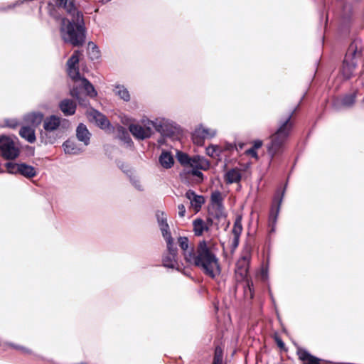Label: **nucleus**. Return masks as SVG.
<instances>
[{"instance_id":"f257e3e1","label":"nucleus","mask_w":364,"mask_h":364,"mask_svg":"<svg viewBox=\"0 0 364 364\" xmlns=\"http://www.w3.org/2000/svg\"><path fill=\"white\" fill-rule=\"evenodd\" d=\"M178 242L184 251V258L189 264L200 268L205 274L212 278L220 275L221 268L219 260L206 242H200L196 250L188 249L187 237H180Z\"/></svg>"},{"instance_id":"f03ea898","label":"nucleus","mask_w":364,"mask_h":364,"mask_svg":"<svg viewBox=\"0 0 364 364\" xmlns=\"http://www.w3.org/2000/svg\"><path fill=\"white\" fill-rule=\"evenodd\" d=\"M71 18L62 19L60 27V36L65 42L73 46L82 45L85 41V31L82 26V16L78 11L75 16L70 15Z\"/></svg>"},{"instance_id":"7ed1b4c3","label":"nucleus","mask_w":364,"mask_h":364,"mask_svg":"<svg viewBox=\"0 0 364 364\" xmlns=\"http://www.w3.org/2000/svg\"><path fill=\"white\" fill-rule=\"evenodd\" d=\"M122 122L129 126L132 134L138 139H144L151 136L153 133L154 124L149 119H142L140 122L134 123L132 119L124 117Z\"/></svg>"},{"instance_id":"20e7f679","label":"nucleus","mask_w":364,"mask_h":364,"mask_svg":"<svg viewBox=\"0 0 364 364\" xmlns=\"http://www.w3.org/2000/svg\"><path fill=\"white\" fill-rule=\"evenodd\" d=\"M43 127L46 133L64 132L70 128V123L66 119L52 114L43 119Z\"/></svg>"},{"instance_id":"39448f33","label":"nucleus","mask_w":364,"mask_h":364,"mask_svg":"<svg viewBox=\"0 0 364 364\" xmlns=\"http://www.w3.org/2000/svg\"><path fill=\"white\" fill-rule=\"evenodd\" d=\"M0 151L8 159H14L19 155L20 149L17 139L7 136H0Z\"/></svg>"},{"instance_id":"423d86ee","label":"nucleus","mask_w":364,"mask_h":364,"mask_svg":"<svg viewBox=\"0 0 364 364\" xmlns=\"http://www.w3.org/2000/svg\"><path fill=\"white\" fill-rule=\"evenodd\" d=\"M289 129L290 125L289 121L287 120L272 136V143L268 147V151L272 156L278 152L280 147L285 141L289 133Z\"/></svg>"},{"instance_id":"0eeeda50","label":"nucleus","mask_w":364,"mask_h":364,"mask_svg":"<svg viewBox=\"0 0 364 364\" xmlns=\"http://www.w3.org/2000/svg\"><path fill=\"white\" fill-rule=\"evenodd\" d=\"M360 61V53L356 52L353 46H351L346 55L342 73L346 78H349L355 71L358 62Z\"/></svg>"},{"instance_id":"6e6552de","label":"nucleus","mask_w":364,"mask_h":364,"mask_svg":"<svg viewBox=\"0 0 364 364\" xmlns=\"http://www.w3.org/2000/svg\"><path fill=\"white\" fill-rule=\"evenodd\" d=\"M250 257L251 248L249 246H246L242 251L240 258L236 263L235 277L238 281H243L247 278Z\"/></svg>"},{"instance_id":"1a4fd4ad","label":"nucleus","mask_w":364,"mask_h":364,"mask_svg":"<svg viewBox=\"0 0 364 364\" xmlns=\"http://www.w3.org/2000/svg\"><path fill=\"white\" fill-rule=\"evenodd\" d=\"M83 90L87 95L95 97L97 95L94 87L85 78H79L76 80V85H73V88L70 91L73 97H76L80 100V95L81 91Z\"/></svg>"},{"instance_id":"9d476101","label":"nucleus","mask_w":364,"mask_h":364,"mask_svg":"<svg viewBox=\"0 0 364 364\" xmlns=\"http://www.w3.org/2000/svg\"><path fill=\"white\" fill-rule=\"evenodd\" d=\"M216 134L215 130L198 126L194 131L192 139L195 144L202 146L204 140L213 137Z\"/></svg>"},{"instance_id":"9b49d317","label":"nucleus","mask_w":364,"mask_h":364,"mask_svg":"<svg viewBox=\"0 0 364 364\" xmlns=\"http://www.w3.org/2000/svg\"><path fill=\"white\" fill-rule=\"evenodd\" d=\"M87 117L89 120L95 123L97 126L103 129H108L109 127V122L105 115L95 109H90L87 112Z\"/></svg>"},{"instance_id":"f8f14e48","label":"nucleus","mask_w":364,"mask_h":364,"mask_svg":"<svg viewBox=\"0 0 364 364\" xmlns=\"http://www.w3.org/2000/svg\"><path fill=\"white\" fill-rule=\"evenodd\" d=\"M242 178V169L232 168L226 170L224 174V181L227 184L238 183Z\"/></svg>"},{"instance_id":"ddd939ff","label":"nucleus","mask_w":364,"mask_h":364,"mask_svg":"<svg viewBox=\"0 0 364 364\" xmlns=\"http://www.w3.org/2000/svg\"><path fill=\"white\" fill-rule=\"evenodd\" d=\"M168 252L163 258V264L166 267L176 268L178 266L176 261V250L172 248V244L167 245Z\"/></svg>"},{"instance_id":"4468645a","label":"nucleus","mask_w":364,"mask_h":364,"mask_svg":"<svg viewBox=\"0 0 364 364\" xmlns=\"http://www.w3.org/2000/svg\"><path fill=\"white\" fill-rule=\"evenodd\" d=\"M186 197L190 200L191 208L195 213H198L204 203L205 200L202 196L196 195L193 191H188L186 193Z\"/></svg>"},{"instance_id":"2eb2a0df","label":"nucleus","mask_w":364,"mask_h":364,"mask_svg":"<svg viewBox=\"0 0 364 364\" xmlns=\"http://www.w3.org/2000/svg\"><path fill=\"white\" fill-rule=\"evenodd\" d=\"M23 122L36 127L43 122V114L41 112H31L23 117Z\"/></svg>"},{"instance_id":"dca6fc26","label":"nucleus","mask_w":364,"mask_h":364,"mask_svg":"<svg viewBox=\"0 0 364 364\" xmlns=\"http://www.w3.org/2000/svg\"><path fill=\"white\" fill-rule=\"evenodd\" d=\"M19 135L29 143H33L36 139L35 127H30L26 124L21 127Z\"/></svg>"},{"instance_id":"f3484780","label":"nucleus","mask_w":364,"mask_h":364,"mask_svg":"<svg viewBox=\"0 0 364 364\" xmlns=\"http://www.w3.org/2000/svg\"><path fill=\"white\" fill-rule=\"evenodd\" d=\"M112 91L115 96L125 102H129L131 99L129 90L123 85L119 83L114 85Z\"/></svg>"},{"instance_id":"a211bd4d","label":"nucleus","mask_w":364,"mask_h":364,"mask_svg":"<svg viewBox=\"0 0 364 364\" xmlns=\"http://www.w3.org/2000/svg\"><path fill=\"white\" fill-rule=\"evenodd\" d=\"M59 108L65 116L75 114L76 109L75 103L70 100H63L59 103Z\"/></svg>"},{"instance_id":"6ab92c4d","label":"nucleus","mask_w":364,"mask_h":364,"mask_svg":"<svg viewBox=\"0 0 364 364\" xmlns=\"http://www.w3.org/2000/svg\"><path fill=\"white\" fill-rule=\"evenodd\" d=\"M189 167L193 169L207 170L210 167V164L203 157L196 156L192 158V161Z\"/></svg>"},{"instance_id":"aec40b11","label":"nucleus","mask_w":364,"mask_h":364,"mask_svg":"<svg viewBox=\"0 0 364 364\" xmlns=\"http://www.w3.org/2000/svg\"><path fill=\"white\" fill-rule=\"evenodd\" d=\"M77 139L84 143L85 145H87L90 141V134L87 127L80 124L76 130Z\"/></svg>"},{"instance_id":"412c9836","label":"nucleus","mask_w":364,"mask_h":364,"mask_svg":"<svg viewBox=\"0 0 364 364\" xmlns=\"http://www.w3.org/2000/svg\"><path fill=\"white\" fill-rule=\"evenodd\" d=\"M63 147L67 154L75 155L81 152L82 149L73 141L68 140L63 143Z\"/></svg>"},{"instance_id":"4be33fe9","label":"nucleus","mask_w":364,"mask_h":364,"mask_svg":"<svg viewBox=\"0 0 364 364\" xmlns=\"http://www.w3.org/2000/svg\"><path fill=\"white\" fill-rule=\"evenodd\" d=\"M57 4L59 6L65 9L69 15L75 16V12H78L73 1L57 0Z\"/></svg>"},{"instance_id":"5701e85b","label":"nucleus","mask_w":364,"mask_h":364,"mask_svg":"<svg viewBox=\"0 0 364 364\" xmlns=\"http://www.w3.org/2000/svg\"><path fill=\"white\" fill-rule=\"evenodd\" d=\"M193 232L196 235L200 236L208 230L205 223L201 219H196L193 222Z\"/></svg>"},{"instance_id":"b1692460","label":"nucleus","mask_w":364,"mask_h":364,"mask_svg":"<svg viewBox=\"0 0 364 364\" xmlns=\"http://www.w3.org/2000/svg\"><path fill=\"white\" fill-rule=\"evenodd\" d=\"M161 165L165 168H169L173 164V159L168 152H163L159 158Z\"/></svg>"},{"instance_id":"393cba45","label":"nucleus","mask_w":364,"mask_h":364,"mask_svg":"<svg viewBox=\"0 0 364 364\" xmlns=\"http://www.w3.org/2000/svg\"><path fill=\"white\" fill-rule=\"evenodd\" d=\"M242 230V227L241 224V219L237 218L234 224L232 232L234 235V243L235 246H237L239 242V238L241 235Z\"/></svg>"},{"instance_id":"a878e982","label":"nucleus","mask_w":364,"mask_h":364,"mask_svg":"<svg viewBox=\"0 0 364 364\" xmlns=\"http://www.w3.org/2000/svg\"><path fill=\"white\" fill-rule=\"evenodd\" d=\"M25 177L32 178L36 175V169L31 166L24 164H20V173Z\"/></svg>"},{"instance_id":"bb28decb","label":"nucleus","mask_w":364,"mask_h":364,"mask_svg":"<svg viewBox=\"0 0 364 364\" xmlns=\"http://www.w3.org/2000/svg\"><path fill=\"white\" fill-rule=\"evenodd\" d=\"M87 48L90 58L92 60H97L100 57V50L95 43L93 42H89Z\"/></svg>"},{"instance_id":"cd10ccee","label":"nucleus","mask_w":364,"mask_h":364,"mask_svg":"<svg viewBox=\"0 0 364 364\" xmlns=\"http://www.w3.org/2000/svg\"><path fill=\"white\" fill-rule=\"evenodd\" d=\"M160 230L161 231L162 235L166 240L167 242V245H171L172 244V238L171 237V233L169 232V227L168 223H163L159 225Z\"/></svg>"},{"instance_id":"c85d7f7f","label":"nucleus","mask_w":364,"mask_h":364,"mask_svg":"<svg viewBox=\"0 0 364 364\" xmlns=\"http://www.w3.org/2000/svg\"><path fill=\"white\" fill-rule=\"evenodd\" d=\"M176 157L178 161L183 166H190V164L192 161V158H190L186 154L178 151L176 154Z\"/></svg>"},{"instance_id":"c756f323","label":"nucleus","mask_w":364,"mask_h":364,"mask_svg":"<svg viewBox=\"0 0 364 364\" xmlns=\"http://www.w3.org/2000/svg\"><path fill=\"white\" fill-rule=\"evenodd\" d=\"M68 73L69 76L73 80L74 85H76V80L81 78L79 75L78 67H68Z\"/></svg>"},{"instance_id":"7c9ffc66","label":"nucleus","mask_w":364,"mask_h":364,"mask_svg":"<svg viewBox=\"0 0 364 364\" xmlns=\"http://www.w3.org/2000/svg\"><path fill=\"white\" fill-rule=\"evenodd\" d=\"M80 53L78 51H75L73 55L68 60V67H75L77 66Z\"/></svg>"},{"instance_id":"2f4dec72","label":"nucleus","mask_w":364,"mask_h":364,"mask_svg":"<svg viewBox=\"0 0 364 364\" xmlns=\"http://www.w3.org/2000/svg\"><path fill=\"white\" fill-rule=\"evenodd\" d=\"M6 170L9 173L16 174L20 173V164L9 162L6 164Z\"/></svg>"},{"instance_id":"473e14b6","label":"nucleus","mask_w":364,"mask_h":364,"mask_svg":"<svg viewBox=\"0 0 364 364\" xmlns=\"http://www.w3.org/2000/svg\"><path fill=\"white\" fill-rule=\"evenodd\" d=\"M211 201L213 204L218 205V207H220L223 201V196L220 192H213L211 195Z\"/></svg>"},{"instance_id":"72a5a7b5","label":"nucleus","mask_w":364,"mask_h":364,"mask_svg":"<svg viewBox=\"0 0 364 364\" xmlns=\"http://www.w3.org/2000/svg\"><path fill=\"white\" fill-rule=\"evenodd\" d=\"M220 149L217 146L211 145L206 149V154L211 156L215 157L218 155Z\"/></svg>"},{"instance_id":"f704fd0d","label":"nucleus","mask_w":364,"mask_h":364,"mask_svg":"<svg viewBox=\"0 0 364 364\" xmlns=\"http://www.w3.org/2000/svg\"><path fill=\"white\" fill-rule=\"evenodd\" d=\"M213 364H223V354L220 348L215 349Z\"/></svg>"},{"instance_id":"c9c22d12","label":"nucleus","mask_w":364,"mask_h":364,"mask_svg":"<svg viewBox=\"0 0 364 364\" xmlns=\"http://www.w3.org/2000/svg\"><path fill=\"white\" fill-rule=\"evenodd\" d=\"M156 219L159 225H161L163 223H167V218L166 214L161 210H158L156 213Z\"/></svg>"},{"instance_id":"e433bc0d","label":"nucleus","mask_w":364,"mask_h":364,"mask_svg":"<svg viewBox=\"0 0 364 364\" xmlns=\"http://www.w3.org/2000/svg\"><path fill=\"white\" fill-rule=\"evenodd\" d=\"M354 100L355 95L350 94V95H348L343 99V105L345 106H350L353 104Z\"/></svg>"},{"instance_id":"4c0bfd02","label":"nucleus","mask_w":364,"mask_h":364,"mask_svg":"<svg viewBox=\"0 0 364 364\" xmlns=\"http://www.w3.org/2000/svg\"><path fill=\"white\" fill-rule=\"evenodd\" d=\"M299 358L304 361H309L313 356L311 355L308 352L304 350H300L299 351Z\"/></svg>"},{"instance_id":"58836bf2","label":"nucleus","mask_w":364,"mask_h":364,"mask_svg":"<svg viewBox=\"0 0 364 364\" xmlns=\"http://www.w3.org/2000/svg\"><path fill=\"white\" fill-rule=\"evenodd\" d=\"M18 125V122L15 119H8L5 120V126L10 128H16Z\"/></svg>"},{"instance_id":"ea45409f","label":"nucleus","mask_w":364,"mask_h":364,"mask_svg":"<svg viewBox=\"0 0 364 364\" xmlns=\"http://www.w3.org/2000/svg\"><path fill=\"white\" fill-rule=\"evenodd\" d=\"M245 154L248 156H251L255 159H258L257 151L253 147H251L249 149L246 150Z\"/></svg>"},{"instance_id":"a19ab883","label":"nucleus","mask_w":364,"mask_h":364,"mask_svg":"<svg viewBox=\"0 0 364 364\" xmlns=\"http://www.w3.org/2000/svg\"><path fill=\"white\" fill-rule=\"evenodd\" d=\"M178 214L179 217L183 218L186 214V208L183 204L178 205Z\"/></svg>"},{"instance_id":"79ce46f5","label":"nucleus","mask_w":364,"mask_h":364,"mask_svg":"<svg viewBox=\"0 0 364 364\" xmlns=\"http://www.w3.org/2000/svg\"><path fill=\"white\" fill-rule=\"evenodd\" d=\"M262 146V141L261 140H255L252 142V146L257 151L260 149Z\"/></svg>"},{"instance_id":"37998d69","label":"nucleus","mask_w":364,"mask_h":364,"mask_svg":"<svg viewBox=\"0 0 364 364\" xmlns=\"http://www.w3.org/2000/svg\"><path fill=\"white\" fill-rule=\"evenodd\" d=\"M199 170L200 169H193L192 173L198 177L202 178L203 173Z\"/></svg>"},{"instance_id":"c03bdc74","label":"nucleus","mask_w":364,"mask_h":364,"mask_svg":"<svg viewBox=\"0 0 364 364\" xmlns=\"http://www.w3.org/2000/svg\"><path fill=\"white\" fill-rule=\"evenodd\" d=\"M136 187L139 190H143L144 189V186L141 183H140L139 182L138 183V184H136Z\"/></svg>"},{"instance_id":"a18cd8bd","label":"nucleus","mask_w":364,"mask_h":364,"mask_svg":"<svg viewBox=\"0 0 364 364\" xmlns=\"http://www.w3.org/2000/svg\"><path fill=\"white\" fill-rule=\"evenodd\" d=\"M117 130H118L119 132H122V134H124V129L122 127H119L117 128Z\"/></svg>"},{"instance_id":"49530a36","label":"nucleus","mask_w":364,"mask_h":364,"mask_svg":"<svg viewBox=\"0 0 364 364\" xmlns=\"http://www.w3.org/2000/svg\"><path fill=\"white\" fill-rule=\"evenodd\" d=\"M277 343H278V346L281 348H282L284 346V343L280 340L277 341Z\"/></svg>"},{"instance_id":"de8ad7c7","label":"nucleus","mask_w":364,"mask_h":364,"mask_svg":"<svg viewBox=\"0 0 364 364\" xmlns=\"http://www.w3.org/2000/svg\"><path fill=\"white\" fill-rule=\"evenodd\" d=\"M248 287H249V290L251 291V288L250 287V284H248Z\"/></svg>"}]
</instances>
